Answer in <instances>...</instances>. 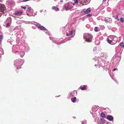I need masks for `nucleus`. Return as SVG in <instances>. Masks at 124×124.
<instances>
[{"instance_id": "18", "label": "nucleus", "mask_w": 124, "mask_h": 124, "mask_svg": "<svg viewBox=\"0 0 124 124\" xmlns=\"http://www.w3.org/2000/svg\"><path fill=\"white\" fill-rule=\"evenodd\" d=\"M119 44L121 46H122L123 47L124 46V44L122 42H121Z\"/></svg>"}, {"instance_id": "32", "label": "nucleus", "mask_w": 124, "mask_h": 124, "mask_svg": "<svg viewBox=\"0 0 124 124\" xmlns=\"http://www.w3.org/2000/svg\"><path fill=\"white\" fill-rule=\"evenodd\" d=\"M106 0H103V1L104 2Z\"/></svg>"}, {"instance_id": "5", "label": "nucleus", "mask_w": 124, "mask_h": 124, "mask_svg": "<svg viewBox=\"0 0 124 124\" xmlns=\"http://www.w3.org/2000/svg\"><path fill=\"white\" fill-rule=\"evenodd\" d=\"M23 13L22 11H17L15 13V14L17 16H20Z\"/></svg>"}, {"instance_id": "3", "label": "nucleus", "mask_w": 124, "mask_h": 124, "mask_svg": "<svg viewBox=\"0 0 124 124\" xmlns=\"http://www.w3.org/2000/svg\"><path fill=\"white\" fill-rule=\"evenodd\" d=\"M91 11V9L90 8H88L87 9H84L83 10V11L85 14H87L90 13Z\"/></svg>"}, {"instance_id": "24", "label": "nucleus", "mask_w": 124, "mask_h": 124, "mask_svg": "<svg viewBox=\"0 0 124 124\" xmlns=\"http://www.w3.org/2000/svg\"><path fill=\"white\" fill-rule=\"evenodd\" d=\"M10 25V23H8L6 24L7 27H8V26H9Z\"/></svg>"}, {"instance_id": "10", "label": "nucleus", "mask_w": 124, "mask_h": 124, "mask_svg": "<svg viewBox=\"0 0 124 124\" xmlns=\"http://www.w3.org/2000/svg\"><path fill=\"white\" fill-rule=\"evenodd\" d=\"M4 7L3 6L2 7L0 8V12L2 13H4L5 10Z\"/></svg>"}, {"instance_id": "34", "label": "nucleus", "mask_w": 124, "mask_h": 124, "mask_svg": "<svg viewBox=\"0 0 124 124\" xmlns=\"http://www.w3.org/2000/svg\"><path fill=\"white\" fill-rule=\"evenodd\" d=\"M82 124H85V123H82Z\"/></svg>"}, {"instance_id": "22", "label": "nucleus", "mask_w": 124, "mask_h": 124, "mask_svg": "<svg viewBox=\"0 0 124 124\" xmlns=\"http://www.w3.org/2000/svg\"><path fill=\"white\" fill-rule=\"evenodd\" d=\"M97 28H98V27H96L95 28L94 31H98V30L97 29Z\"/></svg>"}, {"instance_id": "29", "label": "nucleus", "mask_w": 124, "mask_h": 124, "mask_svg": "<svg viewBox=\"0 0 124 124\" xmlns=\"http://www.w3.org/2000/svg\"><path fill=\"white\" fill-rule=\"evenodd\" d=\"M116 70V69L115 68H114L113 69V71H115Z\"/></svg>"}, {"instance_id": "21", "label": "nucleus", "mask_w": 124, "mask_h": 124, "mask_svg": "<svg viewBox=\"0 0 124 124\" xmlns=\"http://www.w3.org/2000/svg\"><path fill=\"white\" fill-rule=\"evenodd\" d=\"M2 39V37L1 36H0V43L1 42Z\"/></svg>"}, {"instance_id": "6", "label": "nucleus", "mask_w": 124, "mask_h": 124, "mask_svg": "<svg viewBox=\"0 0 124 124\" xmlns=\"http://www.w3.org/2000/svg\"><path fill=\"white\" fill-rule=\"evenodd\" d=\"M38 28H39L41 30H46V29L44 26L40 25L38 26Z\"/></svg>"}, {"instance_id": "26", "label": "nucleus", "mask_w": 124, "mask_h": 124, "mask_svg": "<svg viewBox=\"0 0 124 124\" xmlns=\"http://www.w3.org/2000/svg\"><path fill=\"white\" fill-rule=\"evenodd\" d=\"M21 8L24 9H25L26 8V7H21Z\"/></svg>"}, {"instance_id": "16", "label": "nucleus", "mask_w": 124, "mask_h": 124, "mask_svg": "<svg viewBox=\"0 0 124 124\" xmlns=\"http://www.w3.org/2000/svg\"><path fill=\"white\" fill-rule=\"evenodd\" d=\"M31 10V8L30 7H28L27 8V11L28 12L30 11Z\"/></svg>"}, {"instance_id": "14", "label": "nucleus", "mask_w": 124, "mask_h": 124, "mask_svg": "<svg viewBox=\"0 0 124 124\" xmlns=\"http://www.w3.org/2000/svg\"><path fill=\"white\" fill-rule=\"evenodd\" d=\"M74 3L73 4V5H75L77 4L78 2H79V0H74Z\"/></svg>"}, {"instance_id": "27", "label": "nucleus", "mask_w": 124, "mask_h": 124, "mask_svg": "<svg viewBox=\"0 0 124 124\" xmlns=\"http://www.w3.org/2000/svg\"><path fill=\"white\" fill-rule=\"evenodd\" d=\"M3 6H2L1 4H0V8L2 7Z\"/></svg>"}, {"instance_id": "33", "label": "nucleus", "mask_w": 124, "mask_h": 124, "mask_svg": "<svg viewBox=\"0 0 124 124\" xmlns=\"http://www.w3.org/2000/svg\"><path fill=\"white\" fill-rule=\"evenodd\" d=\"M2 0H0V2H2Z\"/></svg>"}, {"instance_id": "31", "label": "nucleus", "mask_w": 124, "mask_h": 124, "mask_svg": "<svg viewBox=\"0 0 124 124\" xmlns=\"http://www.w3.org/2000/svg\"><path fill=\"white\" fill-rule=\"evenodd\" d=\"M61 1V2H63V0H61V1Z\"/></svg>"}, {"instance_id": "19", "label": "nucleus", "mask_w": 124, "mask_h": 124, "mask_svg": "<svg viewBox=\"0 0 124 124\" xmlns=\"http://www.w3.org/2000/svg\"><path fill=\"white\" fill-rule=\"evenodd\" d=\"M115 19L118 21L119 20V19L118 18V16L117 15H116L115 16Z\"/></svg>"}, {"instance_id": "35", "label": "nucleus", "mask_w": 124, "mask_h": 124, "mask_svg": "<svg viewBox=\"0 0 124 124\" xmlns=\"http://www.w3.org/2000/svg\"><path fill=\"white\" fill-rule=\"evenodd\" d=\"M16 52H18V51H16Z\"/></svg>"}, {"instance_id": "15", "label": "nucleus", "mask_w": 124, "mask_h": 124, "mask_svg": "<svg viewBox=\"0 0 124 124\" xmlns=\"http://www.w3.org/2000/svg\"><path fill=\"white\" fill-rule=\"evenodd\" d=\"M101 116L103 118L105 117L106 116L105 114L103 113H101Z\"/></svg>"}, {"instance_id": "9", "label": "nucleus", "mask_w": 124, "mask_h": 124, "mask_svg": "<svg viewBox=\"0 0 124 124\" xmlns=\"http://www.w3.org/2000/svg\"><path fill=\"white\" fill-rule=\"evenodd\" d=\"M86 86L85 85H84L83 86H81L80 87V89L82 90H86Z\"/></svg>"}, {"instance_id": "8", "label": "nucleus", "mask_w": 124, "mask_h": 124, "mask_svg": "<svg viewBox=\"0 0 124 124\" xmlns=\"http://www.w3.org/2000/svg\"><path fill=\"white\" fill-rule=\"evenodd\" d=\"M69 3H67L65 4L64 6V8L66 10H69L68 9L69 7Z\"/></svg>"}, {"instance_id": "36", "label": "nucleus", "mask_w": 124, "mask_h": 124, "mask_svg": "<svg viewBox=\"0 0 124 124\" xmlns=\"http://www.w3.org/2000/svg\"><path fill=\"white\" fill-rule=\"evenodd\" d=\"M115 40H114V41H113L114 42L115 41ZM116 41H117V40H116Z\"/></svg>"}, {"instance_id": "11", "label": "nucleus", "mask_w": 124, "mask_h": 124, "mask_svg": "<svg viewBox=\"0 0 124 124\" xmlns=\"http://www.w3.org/2000/svg\"><path fill=\"white\" fill-rule=\"evenodd\" d=\"M101 123L102 124H104L105 123L106 121L104 119L101 118L100 119Z\"/></svg>"}, {"instance_id": "7", "label": "nucleus", "mask_w": 124, "mask_h": 124, "mask_svg": "<svg viewBox=\"0 0 124 124\" xmlns=\"http://www.w3.org/2000/svg\"><path fill=\"white\" fill-rule=\"evenodd\" d=\"M107 119L110 121H112L113 120V118L111 116H108L107 117Z\"/></svg>"}, {"instance_id": "23", "label": "nucleus", "mask_w": 124, "mask_h": 124, "mask_svg": "<svg viewBox=\"0 0 124 124\" xmlns=\"http://www.w3.org/2000/svg\"><path fill=\"white\" fill-rule=\"evenodd\" d=\"M56 8L55 6H53L52 7V9L53 10H55Z\"/></svg>"}, {"instance_id": "28", "label": "nucleus", "mask_w": 124, "mask_h": 124, "mask_svg": "<svg viewBox=\"0 0 124 124\" xmlns=\"http://www.w3.org/2000/svg\"><path fill=\"white\" fill-rule=\"evenodd\" d=\"M85 1V0H82L81 1V2H83V1Z\"/></svg>"}, {"instance_id": "1", "label": "nucleus", "mask_w": 124, "mask_h": 124, "mask_svg": "<svg viewBox=\"0 0 124 124\" xmlns=\"http://www.w3.org/2000/svg\"><path fill=\"white\" fill-rule=\"evenodd\" d=\"M84 38L85 40L87 42H91L93 38L92 35L90 34L86 33L84 35Z\"/></svg>"}, {"instance_id": "13", "label": "nucleus", "mask_w": 124, "mask_h": 124, "mask_svg": "<svg viewBox=\"0 0 124 124\" xmlns=\"http://www.w3.org/2000/svg\"><path fill=\"white\" fill-rule=\"evenodd\" d=\"M73 31H69V33L68 34H66V35L67 36H69L71 35Z\"/></svg>"}, {"instance_id": "20", "label": "nucleus", "mask_w": 124, "mask_h": 124, "mask_svg": "<svg viewBox=\"0 0 124 124\" xmlns=\"http://www.w3.org/2000/svg\"><path fill=\"white\" fill-rule=\"evenodd\" d=\"M92 14H89L86 16V17H91L92 16Z\"/></svg>"}, {"instance_id": "12", "label": "nucleus", "mask_w": 124, "mask_h": 124, "mask_svg": "<svg viewBox=\"0 0 124 124\" xmlns=\"http://www.w3.org/2000/svg\"><path fill=\"white\" fill-rule=\"evenodd\" d=\"M71 101L73 102H75L76 100V98L75 97L73 98H72L71 99Z\"/></svg>"}, {"instance_id": "25", "label": "nucleus", "mask_w": 124, "mask_h": 124, "mask_svg": "<svg viewBox=\"0 0 124 124\" xmlns=\"http://www.w3.org/2000/svg\"><path fill=\"white\" fill-rule=\"evenodd\" d=\"M56 10L57 11H59V8H56Z\"/></svg>"}, {"instance_id": "30", "label": "nucleus", "mask_w": 124, "mask_h": 124, "mask_svg": "<svg viewBox=\"0 0 124 124\" xmlns=\"http://www.w3.org/2000/svg\"><path fill=\"white\" fill-rule=\"evenodd\" d=\"M24 53H23V55H22V56H21V57H22L24 55Z\"/></svg>"}, {"instance_id": "17", "label": "nucleus", "mask_w": 124, "mask_h": 124, "mask_svg": "<svg viewBox=\"0 0 124 124\" xmlns=\"http://www.w3.org/2000/svg\"><path fill=\"white\" fill-rule=\"evenodd\" d=\"M120 21L122 23H123L124 22V18L123 17H121L120 18Z\"/></svg>"}, {"instance_id": "4", "label": "nucleus", "mask_w": 124, "mask_h": 124, "mask_svg": "<svg viewBox=\"0 0 124 124\" xmlns=\"http://www.w3.org/2000/svg\"><path fill=\"white\" fill-rule=\"evenodd\" d=\"M105 21L106 23H111L112 22V19L111 18H105Z\"/></svg>"}, {"instance_id": "2", "label": "nucleus", "mask_w": 124, "mask_h": 124, "mask_svg": "<svg viewBox=\"0 0 124 124\" xmlns=\"http://www.w3.org/2000/svg\"><path fill=\"white\" fill-rule=\"evenodd\" d=\"M107 41L108 42L109 44L112 45H114L116 43V41H115L114 42V39H113V37L110 36H108L107 38Z\"/></svg>"}]
</instances>
